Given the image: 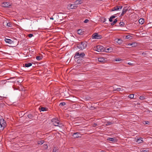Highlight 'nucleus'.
<instances>
[{
	"label": "nucleus",
	"mask_w": 152,
	"mask_h": 152,
	"mask_svg": "<svg viewBox=\"0 0 152 152\" xmlns=\"http://www.w3.org/2000/svg\"><path fill=\"white\" fill-rule=\"evenodd\" d=\"M87 46V42H82L77 45V48L80 50H83L86 48Z\"/></svg>",
	"instance_id": "1"
},
{
	"label": "nucleus",
	"mask_w": 152,
	"mask_h": 152,
	"mask_svg": "<svg viewBox=\"0 0 152 152\" xmlns=\"http://www.w3.org/2000/svg\"><path fill=\"white\" fill-rule=\"evenodd\" d=\"M51 121L53 123L54 125L55 126H59L60 127H61L63 126L62 124L61 123L58 119L53 118L51 120Z\"/></svg>",
	"instance_id": "2"
},
{
	"label": "nucleus",
	"mask_w": 152,
	"mask_h": 152,
	"mask_svg": "<svg viewBox=\"0 0 152 152\" xmlns=\"http://www.w3.org/2000/svg\"><path fill=\"white\" fill-rule=\"evenodd\" d=\"M7 124L6 121L3 119H0V131L3 130L6 127Z\"/></svg>",
	"instance_id": "3"
},
{
	"label": "nucleus",
	"mask_w": 152,
	"mask_h": 152,
	"mask_svg": "<svg viewBox=\"0 0 152 152\" xmlns=\"http://www.w3.org/2000/svg\"><path fill=\"white\" fill-rule=\"evenodd\" d=\"M85 55L84 53L83 52L80 53V52H77L75 54L74 56L75 58H83L85 56Z\"/></svg>",
	"instance_id": "4"
},
{
	"label": "nucleus",
	"mask_w": 152,
	"mask_h": 152,
	"mask_svg": "<svg viewBox=\"0 0 152 152\" xmlns=\"http://www.w3.org/2000/svg\"><path fill=\"white\" fill-rule=\"evenodd\" d=\"M104 50L103 47L101 45H98L96 46V51L98 52H102Z\"/></svg>",
	"instance_id": "5"
},
{
	"label": "nucleus",
	"mask_w": 152,
	"mask_h": 152,
	"mask_svg": "<svg viewBox=\"0 0 152 152\" xmlns=\"http://www.w3.org/2000/svg\"><path fill=\"white\" fill-rule=\"evenodd\" d=\"M123 8V6H116L113 7L111 10L112 11L121 10Z\"/></svg>",
	"instance_id": "6"
},
{
	"label": "nucleus",
	"mask_w": 152,
	"mask_h": 152,
	"mask_svg": "<svg viewBox=\"0 0 152 152\" xmlns=\"http://www.w3.org/2000/svg\"><path fill=\"white\" fill-rule=\"evenodd\" d=\"M72 136L74 138H77L79 137H81V134H80V132H77L74 133L72 135Z\"/></svg>",
	"instance_id": "7"
},
{
	"label": "nucleus",
	"mask_w": 152,
	"mask_h": 152,
	"mask_svg": "<svg viewBox=\"0 0 152 152\" xmlns=\"http://www.w3.org/2000/svg\"><path fill=\"white\" fill-rule=\"evenodd\" d=\"M11 5V4L9 2H4L1 4L2 6L5 7H8Z\"/></svg>",
	"instance_id": "8"
},
{
	"label": "nucleus",
	"mask_w": 152,
	"mask_h": 152,
	"mask_svg": "<svg viewBox=\"0 0 152 152\" xmlns=\"http://www.w3.org/2000/svg\"><path fill=\"white\" fill-rule=\"evenodd\" d=\"M98 61L100 63H105L106 60H105V59L103 57H99L98 58Z\"/></svg>",
	"instance_id": "9"
},
{
	"label": "nucleus",
	"mask_w": 152,
	"mask_h": 152,
	"mask_svg": "<svg viewBox=\"0 0 152 152\" xmlns=\"http://www.w3.org/2000/svg\"><path fill=\"white\" fill-rule=\"evenodd\" d=\"M128 10V8L127 7H125L123 9L122 13L121 14V16H122Z\"/></svg>",
	"instance_id": "10"
},
{
	"label": "nucleus",
	"mask_w": 152,
	"mask_h": 152,
	"mask_svg": "<svg viewBox=\"0 0 152 152\" xmlns=\"http://www.w3.org/2000/svg\"><path fill=\"white\" fill-rule=\"evenodd\" d=\"M113 50V49L112 48H105L104 49V51L107 53H110Z\"/></svg>",
	"instance_id": "11"
},
{
	"label": "nucleus",
	"mask_w": 152,
	"mask_h": 152,
	"mask_svg": "<svg viewBox=\"0 0 152 152\" xmlns=\"http://www.w3.org/2000/svg\"><path fill=\"white\" fill-rule=\"evenodd\" d=\"M83 2V0H77L75 2V5H78L81 4Z\"/></svg>",
	"instance_id": "12"
},
{
	"label": "nucleus",
	"mask_w": 152,
	"mask_h": 152,
	"mask_svg": "<svg viewBox=\"0 0 152 152\" xmlns=\"http://www.w3.org/2000/svg\"><path fill=\"white\" fill-rule=\"evenodd\" d=\"M5 41L6 43L10 44L12 43L13 42V41L11 39L6 38H5Z\"/></svg>",
	"instance_id": "13"
},
{
	"label": "nucleus",
	"mask_w": 152,
	"mask_h": 152,
	"mask_svg": "<svg viewBox=\"0 0 152 152\" xmlns=\"http://www.w3.org/2000/svg\"><path fill=\"white\" fill-rule=\"evenodd\" d=\"M102 38V35L98 34V33H96V39H100Z\"/></svg>",
	"instance_id": "14"
},
{
	"label": "nucleus",
	"mask_w": 152,
	"mask_h": 152,
	"mask_svg": "<svg viewBox=\"0 0 152 152\" xmlns=\"http://www.w3.org/2000/svg\"><path fill=\"white\" fill-rule=\"evenodd\" d=\"M128 45L129 46H132V47H135L138 45L137 43V42H133L132 43H129Z\"/></svg>",
	"instance_id": "15"
},
{
	"label": "nucleus",
	"mask_w": 152,
	"mask_h": 152,
	"mask_svg": "<svg viewBox=\"0 0 152 152\" xmlns=\"http://www.w3.org/2000/svg\"><path fill=\"white\" fill-rule=\"evenodd\" d=\"M32 65V64L30 63H25L24 64H23L24 66L26 67H28L31 66Z\"/></svg>",
	"instance_id": "16"
},
{
	"label": "nucleus",
	"mask_w": 152,
	"mask_h": 152,
	"mask_svg": "<svg viewBox=\"0 0 152 152\" xmlns=\"http://www.w3.org/2000/svg\"><path fill=\"white\" fill-rule=\"evenodd\" d=\"M136 142L140 144L143 142V140L142 138H139L137 140Z\"/></svg>",
	"instance_id": "17"
},
{
	"label": "nucleus",
	"mask_w": 152,
	"mask_h": 152,
	"mask_svg": "<svg viewBox=\"0 0 152 152\" xmlns=\"http://www.w3.org/2000/svg\"><path fill=\"white\" fill-rule=\"evenodd\" d=\"M139 22L140 24H142L144 23V20L143 18H140L139 20Z\"/></svg>",
	"instance_id": "18"
},
{
	"label": "nucleus",
	"mask_w": 152,
	"mask_h": 152,
	"mask_svg": "<svg viewBox=\"0 0 152 152\" xmlns=\"http://www.w3.org/2000/svg\"><path fill=\"white\" fill-rule=\"evenodd\" d=\"M107 140L110 141L115 142V139L114 138L109 137Z\"/></svg>",
	"instance_id": "19"
},
{
	"label": "nucleus",
	"mask_w": 152,
	"mask_h": 152,
	"mask_svg": "<svg viewBox=\"0 0 152 152\" xmlns=\"http://www.w3.org/2000/svg\"><path fill=\"white\" fill-rule=\"evenodd\" d=\"M78 59L77 61V62L78 64L81 63L83 62V59L81 58H78Z\"/></svg>",
	"instance_id": "20"
},
{
	"label": "nucleus",
	"mask_w": 152,
	"mask_h": 152,
	"mask_svg": "<svg viewBox=\"0 0 152 152\" xmlns=\"http://www.w3.org/2000/svg\"><path fill=\"white\" fill-rule=\"evenodd\" d=\"M47 109H46V107H41V108H39V109L41 111H47Z\"/></svg>",
	"instance_id": "21"
},
{
	"label": "nucleus",
	"mask_w": 152,
	"mask_h": 152,
	"mask_svg": "<svg viewBox=\"0 0 152 152\" xmlns=\"http://www.w3.org/2000/svg\"><path fill=\"white\" fill-rule=\"evenodd\" d=\"M70 7L71 9H74L76 7V6L74 4H70Z\"/></svg>",
	"instance_id": "22"
},
{
	"label": "nucleus",
	"mask_w": 152,
	"mask_h": 152,
	"mask_svg": "<svg viewBox=\"0 0 152 152\" xmlns=\"http://www.w3.org/2000/svg\"><path fill=\"white\" fill-rule=\"evenodd\" d=\"M42 57L41 56H37L36 58L38 61H40L42 58Z\"/></svg>",
	"instance_id": "23"
},
{
	"label": "nucleus",
	"mask_w": 152,
	"mask_h": 152,
	"mask_svg": "<svg viewBox=\"0 0 152 152\" xmlns=\"http://www.w3.org/2000/svg\"><path fill=\"white\" fill-rule=\"evenodd\" d=\"M142 123L144 125L149 124L150 123V122L149 121H143L142 122Z\"/></svg>",
	"instance_id": "24"
},
{
	"label": "nucleus",
	"mask_w": 152,
	"mask_h": 152,
	"mask_svg": "<svg viewBox=\"0 0 152 152\" xmlns=\"http://www.w3.org/2000/svg\"><path fill=\"white\" fill-rule=\"evenodd\" d=\"M117 21V19H115L114 21L112 22L111 23V24L112 26L114 25Z\"/></svg>",
	"instance_id": "25"
},
{
	"label": "nucleus",
	"mask_w": 152,
	"mask_h": 152,
	"mask_svg": "<svg viewBox=\"0 0 152 152\" xmlns=\"http://www.w3.org/2000/svg\"><path fill=\"white\" fill-rule=\"evenodd\" d=\"M77 34L80 35H82V30L81 29H79L77 31Z\"/></svg>",
	"instance_id": "26"
},
{
	"label": "nucleus",
	"mask_w": 152,
	"mask_h": 152,
	"mask_svg": "<svg viewBox=\"0 0 152 152\" xmlns=\"http://www.w3.org/2000/svg\"><path fill=\"white\" fill-rule=\"evenodd\" d=\"M119 26L121 27H124V26L125 24L123 22H121L119 23Z\"/></svg>",
	"instance_id": "27"
},
{
	"label": "nucleus",
	"mask_w": 152,
	"mask_h": 152,
	"mask_svg": "<svg viewBox=\"0 0 152 152\" xmlns=\"http://www.w3.org/2000/svg\"><path fill=\"white\" fill-rule=\"evenodd\" d=\"M58 149L56 147H54L53 150V152H57Z\"/></svg>",
	"instance_id": "28"
},
{
	"label": "nucleus",
	"mask_w": 152,
	"mask_h": 152,
	"mask_svg": "<svg viewBox=\"0 0 152 152\" xmlns=\"http://www.w3.org/2000/svg\"><path fill=\"white\" fill-rule=\"evenodd\" d=\"M66 104V103L65 102H61L59 104V105L60 106H64Z\"/></svg>",
	"instance_id": "29"
},
{
	"label": "nucleus",
	"mask_w": 152,
	"mask_h": 152,
	"mask_svg": "<svg viewBox=\"0 0 152 152\" xmlns=\"http://www.w3.org/2000/svg\"><path fill=\"white\" fill-rule=\"evenodd\" d=\"M28 117L30 119H32L33 117V116L32 115L29 114L28 115Z\"/></svg>",
	"instance_id": "30"
},
{
	"label": "nucleus",
	"mask_w": 152,
	"mask_h": 152,
	"mask_svg": "<svg viewBox=\"0 0 152 152\" xmlns=\"http://www.w3.org/2000/svg\"><path fill=\"white\" fill-rule=\"evenodd\" d=\"M131 36L130 35H127L126 36L125 38L127 39H131Z\"/></svg>",
	"instance_id": "31"
},
{
	"label": "nucleus",
	"mask_w": 152,
	"mask_h": 152,
	"mask_svg": "<svg viewBox=\"0 0 152 152\" xmlns=\"http://www.w3.org/2000/svg\"><path fill=\"white\" fill-rule=\"evenodd\" d=\"M113 123L110 122H107L106 124V126H108L112 124Z\"/></svg>",
	"instance_id": "32"
},
{
	"label": "nucleus",
	"mask_w": 152,
	"mask_h": 152,
	"mask_svg": "<svg viewBox=\"0 0 152 152\" xmlns=\"http://www.w3.org/2000/svg\"><path fill=\"white\" fill-rule=\"evenodd\" d=\"M123 60V59L120 58H116L115 59L114 61H122Z\"/></svg>",
	"instance_id": "33"
},
{
	"label": "nucleus",
	"mask_w": 152,
	"mask_h": 152,
	"mask_svg": "<svg viewBox=\"0 0 152 152\" xmlns=\"http://www.w3.org/2000/svg\"><path fill=\"white\" fill-rule=\"evenodd\" d=\"M44 142V141L43 140H41L40 141H39L38 142V144L42 145Z\"/></svg>",
	"instance_id": "34"
},
{
	"label": "nucleus",
	"mask_w": 152,
	"mask_h": 152,
	"mask_svg": "<svg viewBox=\"0 0 152 152\" xmlns=\"http://www.w3.org/2000/svg\"><path fill=\"white\" fill-rule=\"evenodd\" d=\"M106 18H102L101 19V21L103 22V23H104V22H105L106 20Z\"/></svg>",
	"instance_id": "35"
},
{
	"label": "nucleus",
	"mask_w": 152,
	"mask_h": 152,
	"mask_svg": "<svg viewBox=\"0 0 152 152\" xmlns=\"http://www.w3.org/2000/svg\"><path fill=\"white\" fill-rule=\"evenodd\" d=\"M134 94H130L129 96V98H131V99L133 98H134Z\"/></svg>",
	"instance_id": "36"
},
{
	"label": "nucleus",
	"mask_w": 152,
	"mask_h": 152,
	"mask_svg": "<svg viewBox=\"0 0 152 152\" xmlns=\"http://www.w3.org/2000/svg\"><path fill=\"white\" fill-rule=\"evenodd\" d=\"M139 99L141 100H143L145 99V98L143 96H140Z\"/></svg>",
	"instance_id": "37"
},
{
	"label": "nucleus",
	"mask_w": 152,
	"mask_h": 152,
	"mask_svg": "<svg viewBox=\"0 0 152 152\" xmlns=\"http://www.w3.org/2000/svg\"><path fill=\"white\" fill-rule=\"evenodd\" d=\"M7 26L10 27H11L12 26V24L10 23H8L7 24Z\"/></svg>",
	"instance_id": "38"
},
{
	"label": "nucleus",
	"mask_w": 152,
	"mask_h": 152,
	"mask_svg": "<svg viewBox=\"0 0 152 152\" xmlns=\"http://www.w3.org/2000/svg\"><path fill=\"white\" fill-rule=\"evenodd\" d=\"M33 36V34H29L28 35V37L29 38H31Z\"/></svg>",
	"instance_id": "39"
},
{
	"label": "nucleus",
	"mask_w": 152,
	"mask_h": 152,
	"mask_svg": "<svg viewBox=\"0 0 152 152\" xmlns=\"http://www.w3.org/2000/svg\"><path fill=\"white\" fill-rule=\"evenodd\" d=\"M89 21V20L88 19H86L84 21V22L85 23H87L88 21Z\"/></svg>",
	"instance_id": "40"
},
{
	"label": "nucleus",
	"mask_w": 152,
	"mask_h": 152,
	"mask_svg": "<svg viewBox=\"0 0 152 152\" xmlns=\"http://www.w3.org/2000/svg\"><path fill=\"white\" fill-rule=\"evenodd\" d=\"M148 151L147 149L144 150L143 149L142 150V152H148Z\"/></svg>",
	"instance_id": "41"
},
{
	"label": "nucleus",
	"mask_w": 152,
	"mask_h": 152,
	"mask_svg": "<svg viewBox=\"0 0 152 152\" xmlns=\"http://www.w3.org/2000/svg\"><path fill=\"white\" fill-rule=\"evenodd\" d=\"M92 39H95V33H94L92 35Z\"/></svg>",
	"instance_id": "42"
},
{
	"label": "nucleus",
	"mask_w": 152,
	"mask_h": 152,
	"mask_svg": "<svg viewBox=\"0 0 152 152\" xmlns=\"http://www.w3.org/2000/svg\"><path fill=\"white\" fill-rule=\"evenodd\" d=\"M115 90L119 91L121 90V88H117Z\"/></svg>",
	"instance_id": "43"
},
{
	"label": "nucleus",
	"mask_w": 152,
	"mask_h": 152,
	"mask_svg": "<svg viewBox=\"0 0 152 152\" xmlns=\"http://www.w3.org/2000/svg\"><path fill=\"white\" fill-rule=\"evenodd\" d=\"M121 39H118V42L119 44L121 43Z\"/></svg>",
	"instance_id": "44"
},
{
	"label": "nucleus",
	"mask_w": 152,
	"mask_h": 152,
	"mask_svg": "<svg viewBox=\"0 0 152 152\" xmlns=\"http://www.w3.org/2000/svg\"><path fill=\"white\" fill-rule=\"evenodd\" d=\"M109 21L110 22H112L113 21V19L111 18V17L109 19Z\"/></svg>",
	"instance_id": "45"
},
{
	"label": "nucleus",
	"mask_w": 152,
	"mask_h": 152,
	"mask_svg": "<svg viewBox=\"0 0 152 152\" xmlns=\"http://www.w3.org/2000/svg\"><path fill=\"white\" fill-rule=\"evenodd\" d=\"M142 56H145L146 55V53L145 52H143L142 53Z\"/></svg>",
	"instance_id": "46"
},
{
	"label": "nucleus",
	"mask_w": 152,
	"mask_h": 152,
	"mask_svg": "<svg viewBox=\"0 0 152 152\" xmlns=\"http://www.w3.org/2000/svg\"><path fill=\"white\" fill-rule=\"evenodd\" d=\"M111 18L113 19V18H115V16L114 15H113V16H111Z\"/></svg>",
	"instance_id": "47"
},
{
	"label": "nucleus",
	"mask_w": 152,
	"mask_h": 152,
	"mask_svg": "<svg viewBox=\"0 0 152 152\" xmlns=\"http://www.w3.org/2000/svg\"><path fill=\"white\" fill-rule=\"evenodd\" d=\"M128 64L129 65H132L133 64H132L131 63V62H129L128 63Z\"/></svg>",
	"instance_id": "48"
},
{
	"label": "nucleus",
	"mask_w": 152,
	"mask_h": 152,
	"mask_svg": "<svg viewBox=\"0 0 152 152\" xmlns=\"http://www.w3.org/2000/svg\"><path fill=\"white\" fill-rule=\"evenodd\" d=\"M99 83V82H97L96 81V85H97Z\"/></svg>",
	"instance_id": "49"
},
{
	"label": "nucleus",
	"mask_w": 152,
	"mask_h": 152,
	"mask_svg": "<svg viewBox=\"0 0 152 152\" xmlns=\"http://www.w3.org/2000/svg\"><path fill=\"white\" fill-rule=\"evenodd\" d=\"M15 78V77H14L10 78V79H8L7 80H10V79H13V78Z\"/></svg>",
	"instance_id": "50"
},
{
	"label": "nucleus",
	"mask_w": 152,
	"mask_h": 152,
	"mask_svg": "<svg viewBox=\"0 0 152 152\" xmlns=\"http://www.w3.org/2000/svg\"><path fill=\"white\" fill-rule=\"evenodd\" d=\"M2 97H3L0 96V100H1V99H2Z\"/></svg>",
	"instance_id": "51"
},
{
	"label": "nucleus",
	"mask_w": 152,
	"mask_h": 152,
	"mask_svg": "<svg viewBox=\"0 0 152 152\" xmlns=\"http://www.w3.org/2000/svg\"><path fill=\"white\" fill-rule=\"evenodd\" d=\"M50 19H52V20H53L54 18H53V17H52L50 18Z\"/></svg>",
	"instance_id": "52"
},
{
	"label": "nucleus",
	"mask_w": 152,
	"mask_h": 152,
	"mask_svg": "<svg viewBox=\"0 0 152 152\" xmlns=\"http://www.w3.org/2000/svg\"><path fill=\"white\" fill-rule=\"evenodd\" d=\"M10 82H15V81H10Z\"/></svg>",
	"instance_id": "53"
},
{
	"label": "nucleus",
	"mask_w": 152,
	"mask_h": 152,
	"mask_svg": "<svg viewBox=\"0 0 152 152\" xmlns=\"http://www.w3.org/2000/svg\"><path fill=\"white\" fill-rule=\"evenodd\" d=\"M95 104H96V105H97V104H98V103H95Z\"/></svg>",
	"instance_id": "54"
},
{
	"label": "nucleus",
	"mask_w": 152,
	"mask_h": 152,
	"mask_svg": "<svg viewBox=\"0 0 152 152\" xmlns=\"http://www.w3.org/2000/svg\"><path fill=\"white\" fill-rule=\"evenodd\" d=\"M104 152V151H100V152Z\"/></svg>",
	"instance_id": "55"
},
{
	"label": "nucleus",
	"mask_w": 152,
	"mask_h": 152,
	"mask_svg": "<svg viewBox=\"0 0 152 152\" xmlns=\"http://www.w3.org/2000/svg\"><path fill=\"white\" fill-rule=\"evenodd\" d=\"M95 125H96V126L97 125V124H95Z\"/></svg>",
	"instance_id": "56"
}]
</instances>
